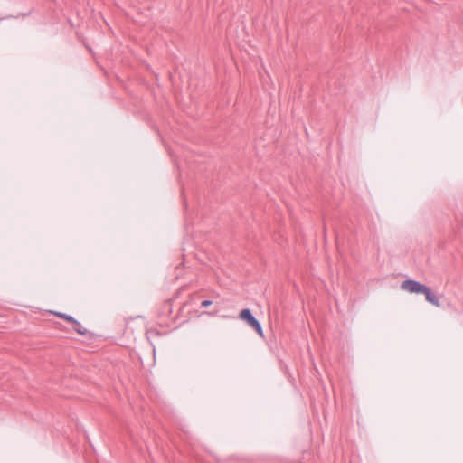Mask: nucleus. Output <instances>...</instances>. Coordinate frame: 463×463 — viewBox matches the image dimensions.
Returning <instances> with one entry per match:
<instances>
[{
  "mask_svg": "<svg viewBox=\"0 0 463 463\" xmlns=\"http://www.w3.org/2000/svg\"><path fill=\"white\" fill-rule=\"evenodd\" d=\"M240 318L246 321L251 327H253L258 335L263 337V330L259 321L251 315L250 309H243L240 313Z\"/></svg>",
  "mask_w": 463,
  "mask_h": 463,
  "instance_id": "f03ea898",
  "label": "nucleus"
},
{
  "mask_svg": "<svg viewBox=\"0 0 463 463\" xmlns=\"http://www.w3.org/2000/svg\"><path fill=\"white\" fill-rule=\"evenodd\" d=\"M401 288L402 290L409 293L424 294L425 298L429 303L438 307H440L439 298L430 291L429 288L418 281L411 279L404 280L402 283Z\"/></svg>",
  "mask_w": 463,
  "mask_h": 463,
  "instance_id": "f257e3e1",
  "label": "nucleus"
},
{
  "mask_svg": "<svg viewBox=\"0 0 463 463\" xmlns=\"http://www.w3.org/2000/svg\"><path fill=\"white\" fill-rule=\"evenodd\" d=\"M54 316L58 317H61V318H63L64 320L70 322V323H72L75 325V331L77 333H79L80 335H85L86 334V329L84 327H82V326L77 322L71 316H68L64 313H61V312H54L52 311V312Z\"/></svg>",
  "mask_w": 463,
  "mask_h": 463,
  "instance_id": "7ed1b4c3",
  "label": "nucleus"
},
{
  "mask_svg": "<svg viewBox=\"0 0 463 463\" xmlns=\"http://www.w3.org/2000/svg\"><path fill=\"white\" fill-rule=\"evenodd\" d=\"M211 305H212V301H210V300H204L202 302V307H207Z\"/></svg>",
  "mask_w": 463,
  "mask_h": 463,
  "instance_id": "20e7f679",
  "label": "nucleus"
}]
</instances>
